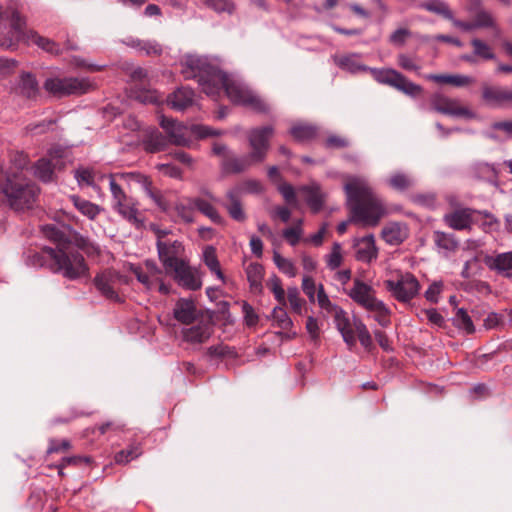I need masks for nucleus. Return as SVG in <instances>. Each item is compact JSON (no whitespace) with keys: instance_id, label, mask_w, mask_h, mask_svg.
Masks as SVG:
<instances>
[{"instance_id":"1","label":"nucleus","mask_w":512,"mask_h":512,"mask_svg":"<svg viewBox=\"0 0 512 512\" xmlns=\"http://www.w3.org/2000/svg\"><path fill=\"white\" fill-rule=\"evenodd\" d=\"M181 73L185 79H197L202 91L208 96H216L222 90L237 105L247 106L265 113L268 105L243 84L231 80L226 73L211 64L207 58L187 55L181 61Z\"/></svg>"},{"instance_id":"2","label":"nucleus","mask_w":512,"mask_h":512,"mask_svg":"<svg viewBox=\"0 0 512 512\" xmlns=\"http://www.w3.org/2000/svg\"><path fill=\"white\" fill-rule=\"evenodd\" d=\"M350 221L365 227L377 226L387 214L386 207L364 177H349L344 185Z\"/></svg>"},{"instance_id":"3","label":"nucleus","mask_w":512,"mask_h":512,"mask_svg":"<svg viewBox=\"0 0 512 512\" xmlns=\"http://www.w3.org/2000/svg\"><path fill=\"white\" fill-rule=\"evenodd\" d=\"M336 64L350 73L367 71L369 68L358 61L357 54L344 55L336 59ZM374 79L381 84L391 86L398 91L416 97L421 94L422 87L409 81L403 74L392 68L370 69Z\"/></svg>"},{"instance_id":"4","label":"nucleus","mask_w":512,"mask_h":512,"mask_svg":"<svg viewBox=\"0 0 512 512\" xmlns=\"http://www.w3.org/2000/svg\"><path fill=\"white\" fill-rule=\"evenodd\" d=\"M51 259V269L61 273L65 278L76 280L88 273V266L83 255L75 248L67 246L64 248H47Z\"/></svg>"},{"instance_id":"5","label":"nucleus","mask_w":512,"mask_h":512,"mask_svg":"<svg viewBox=\"0 0 512 512\" xmlns=\"http://www.w3.org/2000/svg\"><path fill=\"white\" fill-rule=\"evenodd\" d=\"M26 20L17 7L3 9L0 6V47L14 49L20 41H27Z\"/></svg>"},{"instance_id":"6","label":"nucleus","mask_w":512,"mask_h":512,"mask_svg":"<svg viewBox=\"0 0 512 512\" xmlns=\"http://www.w3.org/2000/svg\"><path fill=\"white\" fill-rule=\"evenodd\" d=\"M0 191L8 198L10 206L15 210L29 208L39 193L35 184L24 182L16 174H13L12 178L10 173L6 175Z\"/></svg>"},{"instance_id":"7","label":"nucleus","mask_w":512,"mask_h":512,"mask_svg":"<svg viewBox=\"0 0 512 512\" xmlns=\"http://www.w3.org/2000/svg\"><path fill=\"white\" fill-rule=\"evenodd\" d=\"M267 287L273 293L274 298L278 302V306L272 310L273 324L282 330V332H279L278 334L286 340L295 338L296 332L292 331L293 321L285 309L287 302L285 290L283 289L280 278L276 275L269 278L267 281Z\"/></svg>"},{"instance_id":"8","label":"nucleus","mask_w":512,"mask_h":512,"mask_svg":"<svg viewBox=\"0 0 512 512\" xmlns=\"http://www.w3.org/2000/svg\"><path fill=\"white\" fill-rule=\"evenodd\" d=\"M44 89L56 97L80 96L96 88V84L88 77H50L43 85Z\"/></svg>"},{"instance_id":"9","label":"nucleus","mask_w":512,"mask_h":512,"mask_svg":"<svg viewBox=\"0 0 512 512\" xmlns=\"http://www.w3.org/2000/svg\"><path fill=\"white\" fill-rule=\"evenodd\" d=\"M117 177V174H110L108 176L109 188L112 196V208L123 219L139 228L142 226L143 222L139 218L137 202L125 193L122 187L117 183Z\"/></svg>"},{"instance_id":"10","label":"nucleus","mask_w":512,"mask_h":512,"mask_svg":"<svg viewBox=\"0 0 512 512\" xmlns=\"http://www.w3.org/2000/svg\"><path fill=\"white\" fill-rule=\"evenodd\" d=\"M160 126L165 130L168 135V143L178 146H187L190 142V133L196 135L198 138H206L208 136L218 135L219 133L208 126L192 125L190 128L175 121L172 118L161 116Z\"/></svg>"},{"instance_id":"11","label":"nucleus","mask_w":512,"mask_h":512,"mask_svg":"<svg viewBox=\"0 0 512 512\" xmlns=\"http://www.w3.org/2000/svg\"><path fill=\"white\" fill-rule=\"evenodd\" d=\"M126 283L127 279L125 276L110 269L98 273L93 279V284L100 295L113 302L122 301L119 289Z\"/></svg>"},{"instance_id":"12","label":"nucleus","mask_w":512,"mask_h":512,"mask_svg":"<svg viewBox=\"0 0 512 512\" xmlns=\"http://www.w3.org/2000/svg\"><path fill=\"white\" fill-rule=\"evenodd\" d=\"M384 285L399 302H409L420 290L419 281L410 272L399 273L396 279L385 280Z\"/></svg>"},{"instance_id":"13","label":"nucleus","mask_w":512,"mask_h":512,"mask_svg":"<svg viewBox=\"0 0 512 512\" xmlns=\"http://www.w3.org/2000/svg\"><path fill=\"white\" fill-rule=\"evenodd\" d=\"M274 133L272 126H264L251 129L248 133V141L251 147V157L256 162H263L269 149V140Z\"/></svg>"},{"instance_id":"14","label":"nucleus","mask_w":512,"mask_h":512,"mask_svg":"<svg viewBox=\"0 0 512 512\" xmlns=\"http://www.w3.org/2000/svg\"><path fill=\"white\" fill-rule=\"evenodd\" d=\"M166 232L160 231L158 234V238L164 236ZM157 250L159 259L162 262L166 272H169L171 268L178 265V263L183 262L184 260L181 258V255L184 252V247L180 241H162L158 239L157 241Z\"/></svg>"},{"instance_id":"15","label":"nucleus","mask_w":512,"mask_h":512,"mask_svg":"<svg viewBox=\"0 0 512 512\" xmlns=\"http://www.w3.org/2000/svg\"><path fill=\"white\" fill-rule=\"evenodd\" d=\"M348 296L359 306L367 311L381 307V300L377 299L373 287L360 279H354L353 286L348 291Z\"/></svg>"},{"instance_id":"16","label":"nucleus","mask_w":512,"mask_h":512,"mask_svg":"<svg viewBox=\"0 0 512 512\" xmlns=\"http://www.w3.org/2000/svg\"><path fill=\"white\" fill-rule=\"evenodd\" d=\"M167 273L172 274L176 282L185 289L196 291L202 286L198 272L192 269L186 261L178 263Z\"/></svg>"},{"instance_id":"17","label":"nucleus","mask_w":512,"mask_h":512,"mask_svg":"<svg viewBox=\"0 0 512 512\" xmlns=\"http://www.w3.org/2000/svg\"><path fill=\"white\" fill-rule=\"evenodd\" d=\"M482 99L492 107L512 104V89L503 86L483 85Z\"/></svg>"},{"instance_id":"18","label":"nucleus","mask_w":512,"mask_h":512,"mask_svg":"<svg viewBox=\"0 0 512 512\" xmlns=\"http://www.w3.org/2000/svg\"><path fill=\"white\" fill-rule=\"evenodd\" d=\"M174 318L181 324L190 325L201 316L192 299L180 298L173 308Z\"/></svg>"},{"instance_id":"19","label":"nucleus","mask_w":512,"mask_h":512,"mask_svg":"<svg viewBox=\"0 0 512 512\" xmlns=\"http://www.w3.org/2000/svg\"><path fill=\"white\" fill-rule=\"evenodd\" d=\"M476 211L470 208L456 209L444 215V222L454 230L470 229L475 221Z\"/></svg>"},{"instance_id":"20","label":"nucleus","mask_w":512,"mask_h":512,"mask_svg":"<svg viewBox=\"0 0 512 512\" xmlns=\"http://www.w3.org/2000/svg\"><path fill=\"white\" fill-rule=\"evenodd\" d=\"M333 316L334 323L338 331L341 333L344 342L347 344L348 348L352 350L356 345L354 320L351 322L349 316L341 307L333 313Z\"/></svg>"},{"instance_id":"21","label":"nucleus","mask_w":512,"mask_h":512,"mask_svg":"<svg viewBox=\"0 0 512 512\" xmlns=\"http://www.w3.org/2000/svg\"><path fill=\"white\" fill-rule=\"evenodd\" d=\"M226 202L222 205L226 208L229 216L238 222L246 220V214L242 207V188L234 187L226 192Z\"/></svg>"},{"instance_id":"22","label":"nucleus","mask_w":512,"mask_h":512,"mask_svg":"<svg viewBox=\"0 0 512 512\" xmlns=\"http://www.w3.org/2000/svg\"><path fill=\"white\" fill-rule=\"evenodd\" d=\"M473 52L472 54H465L461 59L467 63L475 64L478 59L483 61L496 60V54L493 48L480 38H473L470 42Z\"/></svg>"},{"instance_id":"23","label":"nucleus","mask_w":512,"mask_h":512,"mask_svg":"<svg viewBox=\"0 0 512 512\" xmlns=\"http://www.w3.org/2000/svg\"><path fill=\"white\" fill-rule=\"evenodd\" d=\"M355 258L364 263H370L377 258L378 250L372 234L354 241Z\"/></svg>"},{"instance_id":"24","label":"nucleus","mask_w":512,"mask_h":512,"mask_svg":"<svg viewBox=\"0 0 512 512\" xmlns=\"http://www.w3.org/2000/svg\"><path fill=\"white\" fill-rule=\"evenodd\" d=\"M211 334V325L204 322L182 329L183 340L191 344L204 343L210 338Z\"/></svg>"},{"instance_id":"25","label":"nucleus","mask_w":512,"mask_h":512,"mask_svg":"<svg viewBox=\"0 0 512 512\" xmlns=\"http://www.w3.org/2000/svg\"><path fill=\"white\" fill-rule=\"evenodd\" d=\"M258 162L254 161L251 157V154L237 157L234 155H229L225 157L221 161V167L225 173L238 174L246 171L253 164H257Z\"/></svg>"},{"instance_id":"26","label":"nucleus","mask_w":512,"mask_h":512,"mask_svg":"<svg viewBox=\"0 0 512 512\" xmlns=\"http://www.w3.org/2000/svg\"><path fill=\"white\" fill-rule=\"evenodd\" d=\"M141 143L146 152L157 153L166 149L168 139L159 130L153 128L145 131Z\"/></svg>"},{"instance_id":"27","label":"nucleus","mask_w":512,"mask_h":512,"mask_svg":"<svg viewBox=\"0 0 512 512\" xmlns=\"http://www.w3.org/2000/svg\"><path fill=\"white\" fill-rule=\"evenodd\" d=\"M432 105L436 111L442 114L453 116H465L468 114L466 108L458 106L455 100L442 95H435L432 99Z\"/></svg>"},{"instance_id":"28","label":"nucleus","mask_w":512,"mask_h":512,"mask_svg":"<svg viewBox=\"0 0 512 512\" xmlns=\"http://www.w3.org/2000/svg\"><path fill=\"white\" fill-rule=\"evenodd\" d=\"M194 101V92L187 87L178 88L167 97V102L171 108L182 111L191 106Z\"/></svg>"},{"instance_id":"29","label":"nucleus","mask_w":512,"mask_h":512,"mask_svg":"<svg viewBox=\"0 0 512 512\" xmlns=\"http://www.w3.org/2000/svg\"><path fill=\"white\" fill-rule=\"evenodd\" d=\"M42 234L49 240L55 242L58 248L69 243L70 229L58 224H45L41 226Z\"/></svg>"},{"instance_id":"30","label":"nucleus","mask_w":512,"mask_h":512,"mask_svg":"<svg viewBox=\"0 0 512 512\" xmlns=\"http://www.w3.org/2000/svg\"><path fill=\"white\" fill-rule=\"evenodd\" d=\"M305 196V201L313 213H318L324 205V194L318 185H306L299 188Z\"/></svg>"},{"instance_id":"31","label":"nucleus","mask_w":512,"mask_h":512,"mask_svg":"<svg viewBox=\"0 0 512 512\" xmlns=\"http://www.w3.org/2000/svg\"><path fill=\"white\" fill-rule=\"evenodd\" d=\"M383 240L390 245H399L407 237L406 227L397 222L388 223L382 230Z\"/></svg>"},{"instance_id":"32","label":"nucleus","mask_w":512,"mask_h":512,"mask_svg":"<svg viewBox=\"0 0 512 512\" xmlns=\"http://www.w3.org/2000/svg\"><path fill=\"white\" fill-rule=\"evenodd\" d=\"M74 207L89 220H95L98 215L103 211V208L95 203H92L78 195H71L69 197Z\"/></svg>"},{"instance_id":"33","label":"nucleus","mask_w":512,"mask_h":512,"mask_svg":"<svg viewBox=\"0 0 512 512\" xmlns=\"http://www.w3.org/2000/svg\"><path fill=\"white\" fill-rule=\"evenodd\" d=\"M427 80L439 83V84H451L456 87H463L470 85L474 82V79L466 75H445V74H429L426 75Z\"/></svg>"},{"instance_id":"34","label":"nucleus","mask_w":512,"mask_h":512,"mask_svg":"<svg viewBox=\"0 0 512 512\" xmlns=\"http://www.w3.org/2000/svg\"><path fill=\"white\" fill-rule=\"evenodd\" d=\"M27 41L36 44L39 48L52 55H59L62 52V49L58 43L39 35L35 31L28 32Z\"/></svg>"},{"instance_id":"35","label":"nucleus","mask_w":512,"mask_h":512,"mask_svg":"<svg viewBox=\"0 0 512 512\" xmlns=\"http://www.w3.org/2000/svg\"><path fill=\"white\" fill-rule=\"evenodd\" d=\"M18 90L26 98H35L39 92L38 82L31 73H22Z\"/></svg>"},{"instance_id":"36","label":"nucleus","mask_w":512,"mask_h":512,"mask_svg":"<svg viewBox=\"0 0 512 512\" xmlns=\"http://www.w3.org/2000/svg\"><path fill=\"white\" fill-rule=\"evenodd\" d=\"M33 173L42 182H51L54 179V164L50 159L41 158L34 164Z\"/></svg>"},{"instance_id":"37","label":"nucleus","mask_w":512,"mask_h":512,"mask_svg":"<svg viewBox=\"0 0 512 512\" xmlns=\"http://www.w3.org/2000/svg\"><path fill=\"white\" fill-rule=\"evenodd\" d=\"M195 209L201 212L203 215L208 217L212 222L220 224L222 217L216 210V208L207 200L201 197L193 198Z\"/></svg>"},{"instance_id":"38","label":"nucleus","mask_w":512,"mask_h":512,"mask_svg":"<svg viewBox=\"0 0 512 512\" xmlns=\"http://www.w3.org/2000/svg\"><path fill=\"white\" fill-rule=\"evenodd\" d=\"M433 240L438 249L448 252H453L458 248V241L453 234L435 231L433 233Z\"/></svg>"},{"instance_id":"39","label":"nucleus","mask_w":512,"mask_h":512,"mask_svg":"<svg viewBox=\"0 0 512 512\" xmlns=\"http://www.w3.org/2000/svg\"><path fill=\"white\" fill-rule=\"evenodd\" d=\"M420 7L429 12L440 15L447 20L452 19L453 12L449 8L448 4L443 0H426L420 4Z\"/></svg>"},{"instance_id":"40","label":"nucleus","mask_w":512,"mask_h":512,"mask_svg":"<svg viewBox=\"0 0 512 512\" xmlns=\"http://www.w3.org/2000/svg\"><path fill=\"white\" fill-rule=\"evenodd\" d=\"M286 302H289L291 310L298 315L303 314V310L306 306V301L300 296V291L296 286H290L287 288Z\"/></svg>"},{"instance_id":"41","label":"nucleus","mask_w":512,"mask_h":512,"mask_svg":"<svg viewBox=\"0 0 512 512\" xmlns=\"http://www.w3.org/2000/svg\"><path fill=\"white\" fill-rule=\"evenodd\" d=\"M387 183L390 188L403 192L411 188L414 181L409 175L402 172H396L390 176Z\"/></svg>"},{"instance_id":"42","label":"nucleus","mask_w":512,"mask_h":512,"mask_svg":"<svg viewBox=\"0 0 512 512\" xmlns=\"http://www.w3.org/2000/svg\"><path fill=\"white\" fill-rule=\"evenodd\" d=\"M474 171L479 178L489 182H495L499 177V171L495 164L479 162L474 165Z\"/></svg>"},{"instance_id":"43","label":"nucleus","mask_w":512,"mask_h":512,"mask_svg":"<svg viewBox=\"0 0 512 512\" xmlns=\"http://www.w3.org/2000/svg\"><path fill=\"white\" fill-rule=\"evenodd\" d=\"M490 267L498 272L508 274L512 270V250L495 255L490 262Z\"/></svg>"},{"instance_id":"44","label":"nucleus","mask_w":512,"mask_h":512,"mask_svg":"<svg viewBox=\"0 0 512 512\" xmlns=\"http://www.w3.org/2000/svg\"><path fill=\"white\" fill-rule=\"evenodd\" d=\"M204 262L212 273H215L218 279L224 281V274L220 269V263L218 261L216 251L214 247L208 246L203 252Z\"/></svg>"},{"instance_id":"45","label":"nucleus","mask_w":512,"mask_h":512,"mask_svg":"<svg viewBox=\"0 0 512 512\" xmlns=\"http://www.w3.org/2000/svg\"><path fill=\"white\" fill-rule=\"evenodd\" d=\"M316 133V128L308 124L294 125L290 129V134L292 135V137L300 142L313 139L316 136Z\"/></svg>"},{"instance_id":"46","label":"nucleus","mask_w":512,"mask_h":512,"mask_svg":"<svg viewBox=\"0 0 512 512\" xmlns=\"http://www.w3.org/2000/svg\"><path fill=\"white\" fill-rule=\"evenodd\" d=\"M202 3L214 12L221 14H233L236 5L233 0H201Z\"/></svg>"},{"instance_id":"47","label":"nucleus","mask_w":512,"mask_h":512,"mask_svg":"<svg viewBox=\"0 0 512 512\" xmlns=\"http://www.w3.org/2000/svg\"><path fill=\"white\" fill-rule=\"evenodd\" d=\"M193 198H188L186 200L178 201L175 204V211L177 215L185 222L190 223L194 218V203Z\"/></svg>"},{"instance_id":"48","label":"nucleus","mask_w":512,"mask_h":512,"mask_svg":"<svg viewBox=\"0 0 512 512\" xmlns=\"http://www.w3.org/2000/svg\"><path fill=\"white\" fill-rule=\"evenodd\" d=\"M142 454V449L139 444H132L126 449L117 452L114 456V460L117 464H126L133 459H136Z\"/></svg>"},{"instance_id":"49","label":"nucleus","mask_w":512,"mask_h":512,"mask_svg":"<svg viewBox=\"0 0 512 512\" xmlns=\"http://www.w3.org/2000/svg\"><path fill=\"white\" fill-rule=\"evenodd\" d=\"M133 48L138 49L145 55H159L162 52L161 46L155 41H144L139 39H132L129 43Z\"/></svg>"},{"instance_id":"50","label":"nucleus","mask_w":512,"mask_h":512,"mask_svg":"<svg viewBox=\"0 0 512 512\" xmlns=\"http://www.w3.org/2000/svg\"><path fill=\"white\" fill-rule=\"evenodd\" d=\"M354 328L356 331L355 335L357 334L361 345L366 350L369 351L373 346V341H372V337H371L370 332L368 331L366 325L362 322V320L354 317Z\"/></svg>"},{"instance_id":"51","label":"nucleus","mask_w":512,"mask_h":512,"mask_svg":"<svg viewBox=\"0 0 512 512\" xmlns=\"http://www.w3.org/2000/svg\"><path fill=\"white\" fill-rule=\"evenodd\" d=\"M273 261L277 268L287 276L293 278L297 275V269L290 259L283 257L279 252L274 251Z\"/></svg>"},{"instance_id":"52","label":"nucleus","mask_w":512,"mask_h":512,"mask_svg":"<svg viewBox=\"0 0 512 512\" xmlns=\"http://www.w3.org/2000/svg\"><path fill=\"white\" fill-rule=\"evenodd\" d=\"M454 324L464 330L466 333L470 334L475 331L473 322L468 315L467 311L463 308H459L453 318Z\"/></svg>"},{"instance_id":"53","label":"nucleus","mask_w":512,"mask_h":512,"mask_svg":"<svg viewBox=\"0 0 512 512\" xmlns=\"http://www.w3.org/2000/svg\"><path fill=\"white\" fill-rule=\"evenodd\" d=\"M47 248H43L40 252H29L26 258V263L32 267H43L49 263L51 266V259L48 256Z\"/></svg>"},{"instance_id":"54","label":"nucleus","mask_w":512,"mask_h":512,"mask_svg":"<svg viewBox=\"0 0 512 512\" xmlns=\"http://www.w3.org/2000/svg\"><path fill=\"white\" fill-rule=\"evenodd\" d=\"M10 163L11 171L7 172V175L10 173L11 177L13 178V174L17 175V173L13 172L12 169L17 171H22L25 169L29 164V157L22 151H14L10 153Z\"/></svg>"},{"instance_id":"55","label":"nucleus","mask_w":512,"mask_h":512,"mask_svg":"<svg viewBox=\"0 0 512 512\" xmlns=\"http://www.w3.org/2000/svg\"><path fill=\"white\" fill-rule=\"evenodd\" d=\"M247 279L252 288L261 287V280L263 277V267L258 263H251L246 268Z\"/></svg>"},{"instance_id":"56","label":"nucleus","mask_w":512,"mask_h":512,"mask_svg":"<svg viewBox=\"0 0 512 512\" xmlns=\"http://www.w3.org/2000/svg\"><path fill=\"white\" fill-rule=\"evenodd\" d=\"M474 23H475L476 29H479V28L496 29L497 28L495 19L492 16V14L484 9H480L479 11H477V13L474 17Z\"/></svg>"},{"instance_id":"57","label":"nucleus","mask_w":512,"mask_h":512,"mask_svg":"<svg viewBox=\"0 0 512 512\" xmlns=\"http://www.w3.org/2000/svg\"><path fill=\"white\" fill-rule=\"evenodd\" d=\"M317 302L321 309L325 310L327 313L333 314L340 307L334 303H332L324 290V286L319 284L317 287Z\"/></svg>"},{"instance_id":"58","label":"nucleus","mask_w":512,"mask_h":512,"mask_svg":"<svg viewBox=\"0 0 512 512\" xmlns=\"http://www.w3.org/2000/svg\"><path fill=\"white\" fill-rule=\"evenodd\" d=\"M207 354L210 357H215V358H224V357L235 358L237 356V353L233 347H230V346L224 345V344L210 346L207 349Z\"/></svg>"},{"instance_id":"59","label":"nucleus","mask_w":512,"mask_h":512,"mask_svg":"<svg viewBox=\"0 0 512 512\" xmlns=\"http://www.w3.org/2000/svg\"><path fill=\"white\" fill-rule=\"evenodd\" d=\"M90 457L86 456H70L62 458L61 462L56 465L59 475H63V469L67 466H80L82 464H89Z\"/></svg>"},{"instance_id":"60","label":"nucleus","mask_w":512,"mask_h":512,"mask_svg":"<svg viewBox=\"0 0 512 512\" xmlns=\"http://www.w3.org/2000/svg\"><path fill=\"white\" fill-rule=\"evenodd\" d=\"M117 176L121 179L129 178L130 180L140 184L144 192L148 191L151 187H153L151 179L148 176L141 174L139 172H130L126 174L120 173L117 174Z\"/></svg>"},{"instance_id":"61","label":"nucleus","mask_w":512,"mask_h":512,"mask_svg":"<svg viewBox=\"0 0 512 512\" xmlns=\"http://www.w3.org/2000/svg\"><path fill=\"white\" fill-rule=\"evenodd\" d=\"M303 233H304L303 228H300L299 225H293L292 227H288V228L284 229L282 232V235H283L284 239L291 246L294 247L299 243Z\"/></svg>"},{"instance_id":"62","label":"nucleus","mask_w":512,"mask_h":512,"mask_svg":"<svg viewBox=\"0 0 512 512\" xmlns=\"http://www.w3.org/2000/svg\"><path fill=\"white\" fill-rule=\"evenodd\" d=\"M326 262L331 270L337 269L342 264L341 245L339 243L333 244L330 254L327 255Z\"/></svg>"},{"instance_id":"63","label":"nucleus","mask_w":512,"mask_h":512,"mask_svg":"<svg viewBox=\"0 0 512 512\" xmlns=\"http://www.w3.org/2000/svg\"><path fill=\"white\" fill-rule=\"evenodd\" d=\"M411 35L412 33L409 29L398 28L389 36V42L394 46L402 47Z\"/></svg>"},{"instance_id":"64","label":"nucleus","mask_w":512,"mask_h":512,"mask_svg":"<svg viewBox=\"0 0 512 512\" xmlns=\"http://www.w3.org/2000/svg\"><path fill=\"white\" fill-rule=\"evenodd\" d=\"M278 191L281 193L287 204L295 208L298 207V200L292 185L288 183L281 184L278 187Z\"/></svg>"}]
</instances>
